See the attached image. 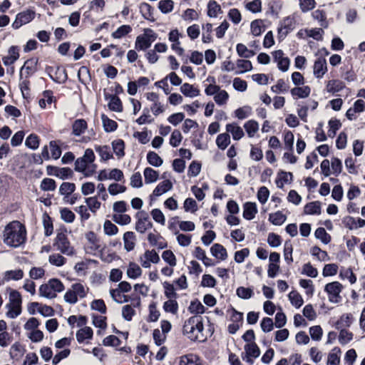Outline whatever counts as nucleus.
<instances>
[{"mask_svg": "<svg viewBox=\"0 0 365 365\" xmlns=\"http://www.w3.org/2000/svg\"><path fill=\"white\" fill-rule=\"evenodd\" d=\"M4 237V241L7 245L18 247L26 242V227L20 222L13 221L6 226Z\"/></svg>", "mask_w": 365, "mask_h": 365, "instance_id": "f257e3e1", "label": "nucleus"}, {"mask_svg": "<svg viewBox=\"0 0 365 365\" xmlns=\"http://www.w3.org/2000/svg\"><path fill=\"white\" fill-rule=\"evenodd\" d=\"M53 245L63 255L71 256L74 254V249L71 246L66 231L58 232Z\"/></svg>", "mask_w": 365, "mask_h": 365, "instance_id": "f03ea898", "label": "nucleus"}, {"mask_svg": "<svg viewBox=\"0 0 365 365\" xmlns=\"http://www.w3.org/2000/svg\"><path fill=\"white\" fill-rule=\"evenodd\" d=\"M46 73L54 82L62 84L68 79L66 70L61 66H46Z\"/></svg>", "mask_w": 365, "mask_h": 365, "instance_id": "7ed1b4c3", "label": "nucleus"}, {"mask_svg": "<svg viewBox=\"0 0 365 365\" xmlns=\"http://www.w3.org/2000/svg\"><path fill=\"white\" fill-rule=\"evenodd\" d=\"M296 21L294 17L287 16L281 22L278 28V38L282 41L290 32L295 29Z\"/></svg>", "mask_w": 365, "mask_h": 365, "instance_id": "20e7f679", "label": "nucleus"}, {"mask_svg": "<svg viewBox=\"0 0 365 365\" xmlns=\"http://www.w3.org/2000/svg\"><path fill=\"white\" fill-rule=\"evenodd\" d=\"M342 289V285L339 282H333L326 284L324 291L329 295V300L333 303H338L341 297L339 296Z\"/></svg>", "mask_w": 365, "mask_h": 365, "instance_id": "39448f33", "label": "nucleus"}, {"mask_svg": "<svg viewBox=\"0 0 365 365\" xmlns=\"http://www.w3.org/2000/svg\"><path fill=\"white\" fill-rule=\"evenodd\" d=\"M35 17V12L31 10H26L19 13L14 21L12 24V27L14 29H18L24 24L31 21Z\"/></svg>", "mask_w": 365, "mask_h": 365, "instance_id": "423d86ee", "label": "nucleus"}, {"mask_svg": "<svg viewBox=\"0 0 365 365\" xmlns=\"http://www.w3.org/2000/svg\"><path fill=\"white\" fill-rule=\"evenodd\" d=\"M138 221L135 225V230L138 232L144 233L147 230L153 227V223L149 220L148 213L141 211L137 213Z\"/></svg>", "mask_w": 365, "mask_h": 365, "instance_id": "0eeeda50", "label": "nucleus"}, {"mask_svg": "<svg viewBox=\"0 0 365 365\" xmlns=\"http://www.w3.org/2000/svg\"><path fill=\"white\" fill-rule=\"evenodd\" d=\"M155 35H140L138 36L135 43V48L137 51H145L150 47L152 42L155 40Z\"/></svg>", "mask_w": 365, "mask_h": 365, "instance_id": "6e6552de", "label": "nucleus"}, {"mask_svg": "<svg viewBox=\"0 0 365 365\" xmlns=\"http://www.w3.org/2000/svg\"><path fill=\"white\" fill-rule=\"evenodd\" d=\"M274 60L277 62L278 68L285 72L289 69L290 61L288 57L284 56V52L282 50H277L272 53Z\"/></svg>", "mask_w": 365, "mask_h": 365, "instance_id": "1a4fd4ad", "label": "nucleus"}, {"mask_svg": "<svg viewBox=\"0 0 365 365\" xmlns=\"http://www.w3.org/2000/svg\"><path fill=\"white\" fill-rule=\"evenodd\" d=\"M327 71V60L319 57L314 63L313 73L317 78H322Z\"/></svg>", "mask_w": 365, "mask_h": 365, "instance_id": "9d476101", "label": "nucleus"}, {"mask_svg": "<svg viewBox=\"0 0 365 365\" xmlns=\"http://www.w3.org/2000/svg\"><path fill=\"white\" fill-rule=\"evenodd\" d=\"M257 213V207L255 202H247L243 205V217L247 220L255 218Z\"/></svg>", "mask_w": 365, "mask_h": 365, "instance_id": "9b49d317", "label": "nucleus"}, {"mask_svg": "<svg viewBox=\"0 0 365 365\" xmlns=\"http://www.w3.org/2000/svg\"><path fill=\"white\" fill-rule=\"evenodd\" d=\"M210 252L213 257L220 260H225L227 257L226 249L218 243H215L211 247Z\"/></svg>", "mask_w": 365, "mask_h": 365, "instance_id": "f8f14e48", "label": "nucleus"}, {"mask_svg": "<svg viewBox=\"0 0 365 365\" xmlns=\"http://www.w3.org/2000/svg\"><path fill=\"white\" fill-rule=\"evenodd\" d=\"M140 12L144 19L152 22L155 21V19L153 16L154 8L149 4L145 2L141 3L140 5Z\"/></svg>", "mask_w": 365, "mask_h": 365, "instance_id": "ddd939ff", "label": "nucleus"}, {"mask_svg": "<svg viewBox=\"0 0 365 365\" xmlns=\"http://www.w3.org/2000/svg\"><path fill=\"white\" fill-rule=\"evenodd\" d=\"M194 322L195 319L194 316L190 317L187 320H186L184 323L182 332L184 334L188 335V337L192 340L197 339V336H193L194 334Z\"/></svg>", "mask_w": 365, "mask_h": 365, "instance_id": "4468645a", "label": "nucleus"}, {"mask_svg": "<svg viewBox=\"0 0 365 365\" xmlns=\"http://www.w3.org/2000/svg\"><path fill=\"white\" fill-rule=\"evenodd\" d=\"M173 188V184L169 180H163L160 182L156 187L154 189L153 192V195L155 197H159L163 193L169 191Z\"/></svg>", "mask_w": 365, "mask_h": 365, "instance_id": "2eb2a0df", "label": "nucleus"}, {"mask_svg": "<svg viewBox=\"0 0 365 365\" xmlns=\"http://www.w3.org/2000/svg\"><path fill=\"white\" fill-rule=\"evenodd\" d=\"M106 99H109L108 106L112 111L121 112L123 110V105L120 99L117 95H110L106 97Z\"/></svg>", "mask_w": 365, "mask_h": 365, "instance_id": "dca6fc26", "label": "nucleus"}, {"mask_svg": "<svg viewBox=\"0 0 365 365\" xmlns=\"http://www.w3.org/2000/svg\"><path fill=\"white\" fill-rule=\"evenodd\" d=\"M135 235L133 232H125L123 235L124 248L126 251L130 252L135 247Z\"/></svg>", "mask_w": 365, "mask_h": 365, "instance_id": "f3484780", "label": "nucleus"}, {"mask_svg": "<svg viewBox=\"0 0 365 365\" xmlns=\"http://www.w3.org/2000/svg\"><path fill=\"white\" fill-rule=\"evenodd\" d=\"M86 238L89 242V243L91 245V249L93 251H98L100 250H102L103 247H102L101 245V240L97 237L96 233L93 231L88 232L86 235Z\"/></svg>", "mask_w": 365, "mask_h": 365, "instance_id": "a211bd4d", "label": "nucleus"}, {"mask_svg": "<svg viewBox=\"0 0 365 365\" xmlns=\"http://www.w3.org/2000/svg\"><path fill=\"white\" fill-rule=\"evenodd\" d=\"M93 334V329L89 327H85L76 332V339L78 343H83L86 339H92Z\"/></svg>", "mask_w": 365, "mask_h": 365, "instance_id": "6ab92c4d", "label": "nucleus"}, {"mask_svg": "<svg viewBox=\"0 0 365 365\" xmlns=\"http://www.w3.org/2000/svg\"><path fill=\"white\" fill-rule=\"evenodd\" d=\"M226 130L231 133L232 138L235 140H239L244 136V132L241 127L235 123H230L226 125Z\"/></svg>", "mask_w": 365, "mask_h": 365, "instance_id": "aec40b11", "label": "nucleus"}, {"mask_svg": "<svg viewBox=\"0 0 365 365\" xmlns=\"http://www.w3.org/2000/svg\"><path fill=\"white\" fill-rule=\"evenodd\" d=\"M87 128V122L84 119L76 120L72 125V133L75 136H79Z\"/></svg>", "mask_w": 365, "mask_h": 365, "instance_id": "412c9836", "label": "nucleus"}, {"mask_svg": "<svg viewBox=\"0 0 365 365\" xmlns=\"http://www.w3.org/2000/svg\"><path fill=\"white\" fill-rule=\"evenodd\" d=\"M304 212L306 215H320L322 212L321 202L319 201H314L307 203L304 206Z\"/></svg>", "mask_w": 365, "mask_h": 365, "instance_id": "4be33fe9", "label": "nucleus"}, {"mask_svg": "<svg viewBox=\"0 0 365 365\" xmlns=\"http://www.w3.org/2000/svg\"><path fill=\"white\" fill-rule=\"evenodd\" d=\"M180 91L184 96L190 98H194L200 95V91L187 83H185L181 86Z\"/></svg>", "mask_w": 365, "mask_h": 365, "instance_id": "5701e85b", "label": "nucleus"}, {"mask_svg": "<svg viewBox=\"0 0 365 365\" xmlns=\"http://www.w3.org/2000/svg\"><path fill=\"white\" fill-rule=\"evenodd\" d=\"M95 150L103 161L113 158V154L108 145H96Z\"/></svg>", "mask_w": 365, "mask_h": 365, "instance_id": "b1692460", "label": "nucleus"}, {"mask_svg": "<svg viewBox=\"0 0 365 365\" xmlns=\"http://www.w3.org/2000/svg\"><path fill=\"white\" fill-rule=\"evenodd\" d=\"M345 88V84L339 80H330L327 85V91L329 93H335Z\"/></svg>", "mask_w": 365, "mask_h": 365, "instance_id": "393cba45", "label": "nucleus"}, {"mask_svg": "<svg viewBox=\"0 0 365 365\" xmlns=\"http://www.w3.org/2000/svg\"><path fill=\"white\" fill-rule=\"evenodd\" d=\"M101 119L104 130L106 133H111L117 129L118 123L115 120L110 119L105 114L101 115Z\"/></svg>", "mask_w": 365, "mask_h": 365, "instance_id": "a878e982", "label": "nucleus"}, {"mask_svg": "<svg viewBox=\"0 0 365 365\" xmlns=\"http://www.w3.org/2000/svg\"><path fill=\"white\" fill-rule=\"evenodd\" d=\"M37 63L38 59L35 58H32L26 61L24 66L21 68L20 77H22V72L24 70H26L27 76H29L30 74L33 73L35 71V67L37 65Z\"/></svg>", "mask_w": 365, "mask_h": 365, "instance_id": "bb28decb", "label": "nucleus"}, {"mask_svg": "<svg viewBox=\"0 0 365 365\" xmlns=\"http://www.w3.org/2000/svg\"><path fill=\"white\" fill-rule=\"evenodd\" d=\"M24 352V347L19 342H16L11 347L10 356L13 359H19Z\"/></svg>", "mask_w": 365, "mask_h": 365, "instance_id": "cd10ccee", "label": "nucleus"}, {"mask_svg": "<svg viewBox=\"0 0 365 365\" xmlns=\"http://www.w3.org/2000/svg\"><path fill=\"white\" fill-rule=\"evenodd\" d=\"M311 92V88L308 86H305L303 87H295L291 90V94L292 96H297L300 98H304L309 96Z\"/></svg>", "mask_w": 365, "mask_h": 365, "instance_id": "c85d7f7f", "label": "nucleus"}, {"mask_svg": "<svg viewBox=\"0 0 365 365\" xmlns=\"http://www.w3.org/2000/svg\"><path fill=\"white\" fill-rule=\"evenodd\" d=\"M287 220V216L281 211L271 213L269 215V222L277 226L282 225Z\"/></svg>", "mask_w": 365, "mask_h": 365, "instance_id": "c756f323", "label": "nucleus"}, {"mask_svg": "<svg viewBox=\"0 0 365 365\" xmlns=\"http://www.w3.org/2000/svg\"><path fill=\"white\" fill-rule=\"evenodd\" d=\"M112 148L113 152L118 158H121L125 155V143L121 139L115 140L112 142Z\"/></svg>", "mask_w": 365, "mask_h": 365, "instance_id": "7c9ffc66", "label": "nucleus"}, {"mask_svg": "<svg viewBox=\"0 0 365 365\" xmlns=\"http://www.w3.org/2000/svg\"><path fill=\"white\" fill-rule=\"evenodd\" d=\"M246 356H252L255 359L257 358L260 354V350L255 342L248 343L245 345Z\"/></svg>", "mask_w": 365, "mask_h": 365, "instance_id": "2f4dec72", "label": "nucleus"}, {"mask_svg": "<svg viewBox=\"0 0 365 365\" xmlns=\"http://www.w3.org/2000/svg\"><path fill=\"white\" fill-rule=\"evenodd\" d=\"M142 274V269L139 265L135 262H130L127 269V275L130 279H136Z\"/></svg>", "mask_w": 365, "mask_h": 365, "instance_id": "473e14b6", "label": "nucleus"}, {"mask_svg": "<svg viewBox=\"0 0 365 365\" xmlns=\"http://www.w3.org/2000/svg\"><path fill=\"white\" fill-rule=\"evenodd\" d=\"M146 184L155 182L158 178V172L151 168H146L143 172Z\"/></svg>", "mask_w": 365, "mask_h": 365, "instance_id": "72a5a7b5", "label": "nucleus"}, {"mask_svg": "<svg viewBox=\"0 0 365 365\" xmlns=\"http://www.w3.org/2000/svg\"><path fill=\"white\" fill-rule=\"evenodd\" d=\"M76 190V185L73 182H63L59 187V193L61 195L68 197L72 194Z\"/></svg>", "mask_w": 365, "mask_h": 365, "instance_id": "f704fd0d", "label": "nucleus"}, {"mask_svg": "<svg viewBox=\"0 0 365 365\" xmlns=\"http://www.w3.org/2000/svg\"><path fill=\"white\" fill-rule=\"evenodd\" d=\"M178 303L175 299H168L163 304V309L165 312L171 313L173 314H177L178 311Z\"/></svg>", "mask_w": 365, "mask_h": 365, "instance_id": "c9c22d12", "label": "nucleus"}, {"mask_svg": "<svg viewBox=\"0 0 365 365\" xmlns=\"http://www.w3.org/2000/svg\"><path fill=\"white\" fill-rule=\"evenodd\" d=\"M230 143V135L227 133L220 134L216 139V144L221 150H225Z\"/></svg>", "mask_w": 365, "mask_h": 365, "instance_id": "e433bc0d", "label": "nucleus"}, {"mask_svg": "<svg viewBox=\"0 0 365 365\" xmlns=\"http://www.w3.org/2000/svg\"><path fill=\"white\" fill-rule=\"evenodd\" d=\"M147 160L150 165L154 167H160L163 163V159L153 151H149L148 153Z\"/></svg>", "mask_w": 365, "mask_h": 365, "instance_id": "4c0bfd02", "label": "nucleus"}, {"mask_svg": "<svg viewBox=\"0 0 365 365\" xmlns=\"http://www.w3.org/2000/svg\"><path fill=\"white\" fill-rule=\"evenodd\" d=\"M251 33L255 36H259L264 31V28L262 26V21L256 19L252 21L250 25Z\"/></svg>", "mask_w": 365, "mask_h": 365, "instance_id": "58836bf2", "label": "nucleus"}, {"mask_svg": "<svg viewBox=\"0 0 365 365\" xmlns=\"http://www.w3.org/2000/svg\"><path fill=\"white\" fill-rule=\"evenodd\" d=\"M39 294L41 297L48 298V299H53L56 297V293H54L53 290L51 289V286L48 283L41 284L39 287Z\"/></svg>", "mask_w": 365, "mask_h": 365, "instance_id": "ea45409f", "label": "nucleus"}, {"mask_svg": "<svg viewBox=\"0 0 365 365\" xmlns=\"http://www.w3.org/2000/svg\"><path fill=\"white\" fill-rule=\"evenodd\" d=\"M314 236L325 245L331 241V236L326 232L324 227H318L314 232Z\"/></svg>", "mask_w": 365, "mask_h": 365, "instance_id": "a19ab883", "label": "nucleus"}, {"mask_svg": "<svg viewBox=\"0 0 365 365\" xmlns=\"http://www.w3.org/2000/svg\"><path fill=\"white\" fill-rule=\"evenodd\" d=\"M217 12H222L220 6L215 0H210L207 4V16L215 18L217 16Z\"/></svg>", "mask_w": 365, "mask_h": 365, "instance_id": "79ce46f5", "label": "nucleus"}, {"mask_svg": "<svg viewBox=\"0 0 365 365\" xmlns=\"http://www.w3.org/2000/svg\"><path fill=\"white\" fill-rule=\"evenodd\" d=\"M198 360V356L195 354L184 355L180 357L179 365H199Z\"/></svg>", "mask_w": 365, "mask_h": 365, "instance_id": "37998d69", "label": "nucleus"}, {"mask_svg": "<svg viewBox=\"0 0 365 365\" xmlns=\"http://www.w3.org/2000/svg\"><path fill=\"white\" fill-rule=\"evenodd\" d=\"M288 297L291 304L296 308L298 309L302 306L304 303L303 299L297 291H292Z\"/></svg>", "mask_w": 365, "mask_h": 365, "instance_id": "c03bdc74", "label": "nucleus"}, {"mask_svg": "<svg viewBox=\"0 0 365 365\" xmlns=\"http://www.w3.org/2000/svg\"><path fill=\"white\" fill-rule=\"evenodd\" d=\"M244 128L250 138H252L255 135V133L259 129V125L257 121L254 120H248L245 123Z\"/></svg>", "mask_w": 365, "mask_h": 365, "instance_id": "a18cd8bd", "label": "nucleus"}, {"mask_svg": "<svg viewBox=\"0 0 365 365\" xmlns=\"http://www.w3.org/2000/svg\"><path fill=\"white\" fill-rule=\"evenodd\" d=\"M339 276L343 279H348L351 284H354L356 282V277L354 274L351 268H341Z\"/></svg>", "mask_w": 365, "mask_h": 365, "instance_id": "49530a36", "label": "nucleus"}, {"mask_svg": "<svg viewBox=\"0 0 365 365\" xmlns=\"http://www.w3.org/2000/svg\"><path fill=\"white\" fill-rule=\"evenodd\" d=\"M61 218L65 222L72 223L75 220V214L67 207H63L60 210Z\"/></svg>", "mask_w": 365, "mask_h": 365, "instance_id": "de8ad7c7", "label": "nucleus"}, {"mask_svg": "<svg viewBox=\"0 0 365 365\" xmlns=\"http://www.w3.org/2000/svg\"><path fill=\"white\" fill-rule=\"evenodd\" d=\"M132 31V28L129 25H122L112 33L111 36L114 38H120L128 34Z\"/></svg>", "mask_w": 365, "mask_h": 365, "instance_id": "09e8293b", "label": "nucleus"}, {"mask_svg": "<svg viewBox=\"0 0 365 365\" xmlns=\"http://www.w3.org/2000/svg\"><path fill=\"white\" fill-rule=\"evenodd\" d=\"M25 145L31 149L36 150L39 146V138L36 134H30L26 139Z\"/></svg>", "mask_w": 365, "mask_h": 365, "instance_id": "8fccbe9b", "label": "nucleus"}, {"mask_svg": "<svg viewBox=\"0 0 365 365\" xmlns=\"http://www.w3.org/2000/svg\"><path fill=\"white\" fill-rule=\"evenodd\" d=\"M188 310L192 314H203L205 308L199 300L195 299L191 302Z\"/></svg>", "mask_w": 365, "mask_h": 365, "instance_id": "3c124183", "label": "nucleus"}, {"mask_svg": "<svg viewBox=\"0 0 365 365\" xmlns=\"http://www.w3.org/2000/svg\"><path fill=\"white\" fill-rule=\"evenodd\" d=\"M292 245L290 240H287L284 242V260L288 263L291 264L293 262L292 258Z\"/></svg>", "mask_w": 365, "mask_h": 365, "instance_id": "603ef678", "label": "nucleus"}, {"mask_svg": "<svg viewBox=\"0 0 365 365\" xmlns=\"http://www.w3.org/2000/svg\"><path fill=\"white\" fill-rule=\"evenodd\" d=\"M173 5L172 0H160L158 2V9L163 14H168L173 11Z\"/></svg>", "mask_w": 365, "mask_h": 365, "instance_id": "864d4df0", "label": "nucleus"}, {"mask_svg": "<svg viewBox=\"0 0 365 365\" xmlns=\"http://www.w3.org/2000/svg\"><path fill=\"white\" fill-rule=\"evenodd\" d=\"M311 253L316 257L319 261H328L329 257L326 251L322 250L319 247L314 246L311 250Z\"/></svg>", "mask_w": 365, "mask_h": 365, "instance_id": "5fc2aeb1", "label": "nucleus"}, {"mask_svg": "<svg viewBox=\"0 0 365 365\" xmlns=\"http://www.w3.org/2000/svg\"><path fill=\"white\" fill-rule=\"evenodd\" d=\"M236 50L237 54L240 57H243L245 58H250L255 55V52L253 51L247 49L246 46L242 43H238L236 46Z\"/></svg>", "mask_w": 365, "mask_h": 365, "instance_id": "6e6d98bb", "label": "nucleus"}, {"mask_svg": "<svg viewBox=\"0 0 365 365\" xmlns=\"http://www.w3.org/2000/svg\"><path fill=\"white\" fill-rule=\"evenodd\" d=\"M236 294L241 299H248L253 296L254 292L250 287H240L237 289Z\"/></svg>", "mask_w": 365, "mask_h": 365, "instance_id": "4d7b16f0", "label": "nucleus"}, {"mask_svg": "<svg viewBox=\"0 0 365 365\" xmlns=\"http://www.w3.org/2000/svg\"><path fill=\"white\" fill-rule=\"evenodd\" d=\"M48 262L56 267H61L66 263V259L60 254H53L49 256Z\"/></svg>", "mask_w": 365, "mask_h": 365, "instance_id": "13d9d810", "label": "nucleus"}, {"mask_svg": "<svg viewBox=\"0 0 365 365\" xmlns=\"http://www.w3.org/2000/svg\"><path fill=\"white\" fill-rule=\"evenodd\" d=\"M40 187L43 191H53L56 187V184L53 179L46 178L41 181Z\"/></svg>", "mask_w": 365, "mask_h": 365, "instance_id": "bf43d9fd", "label": "nucleus"}, {"mask_svg": "<svg viewBox=\"0 0 365 365\" xmlns=\"http://www.w3.org/2000/svg\"><path fill=\"white\" fill-rule=\"evenodd\" d=\"M24 277V272L21 269L10 270L5 272L4 279L9 281L10 279L19 280Z\"/></svg>", "mask_w": 365, "mask_h": 365, "instance_id": "052dcab7", "label": "nucleus"}, {"mask_svg": "<svg viewBox=\"0 0 365 365\" xmlns=\"http://www.w3.org/2000/svg\"><path fill=\"white\" fill-rule=\"evenodd\" d=\"M302 274L315 278L318 275V271L311 264V263L308 262L303 265Z\"/></svg>", "mask_w": 365, "mask_h": 365, "instance_id": "680f3d73", "label": "nucleus"}, {"mask_svg": "<svg viewBox=\"0 0 365 365\" xmlns=\"http://www.w3.org/2000/svg\"><path fill=\"white\" fill-rule=\"evenodd\" d=\"M103 230L106 235L112 236L118 233V227L112 223L110 220L105 221L103 225Z\"/></svg>", "mask_w": 365, "mask_h": 365, "instance_id": "e2e57ef3", "label": "nucleus"}, {"mask_svg": "<svg viewBox=\"0 0 365 365\" xmlns=\"http://www.w3.org/2000/svg\"><path fill=\"white\" fill-rule=\"evenodd\" d=\"M113 220L118 225H125L131 222V217L127 214H115L113 215Z\"/></svg>", "mask_w": 365, "mask_h": 365, "instance_id": "0e129e2a", "label": "nucleus"}, {"mask_svg": "<svg viewBox=\"0 0 365 365\" xmlns=\"http://www.w3.org/2000/svg\"><path fill=\"white\" fill-rule=\"evenodd\" d=\"M163 259L167 262L170 267L176 265V257L171 250H165L162 254Z\"/></svg>", "mask_w": 365, "mask_h": 365, "instance_id": "69168bd1", "label": "nucleus"}, {"mask_svg": "<svg viewBox=\"0 0 365 365\" xmlns=\"http://www.w3.org/2000/svg\"><path fill=\"white\" fill-rule=\"evenodd\" d=\"M228 98L229 94L225 90H220L215 96H214V100L219 106L225 104Z\"/></svg>", "mask_w": 365, "mask_h": 365, "instance_id": "338daca9", "label": "nucleus"}, {"mask_svg": "<svg viewBox=\"0 0 365 365\" xmlns=\"http://www.w3.org/2000/svg\"><path fill=\"white\" fill-rule=\"evenodd\" d=\"M201 170V164L197 161H192L188 168L187 175L195 177L199 175Z\"/></svg>", "mask_w": 365, "mask_h": 365, "instance_id": "774afa93", "label": "nucleus"}]
</instances>
